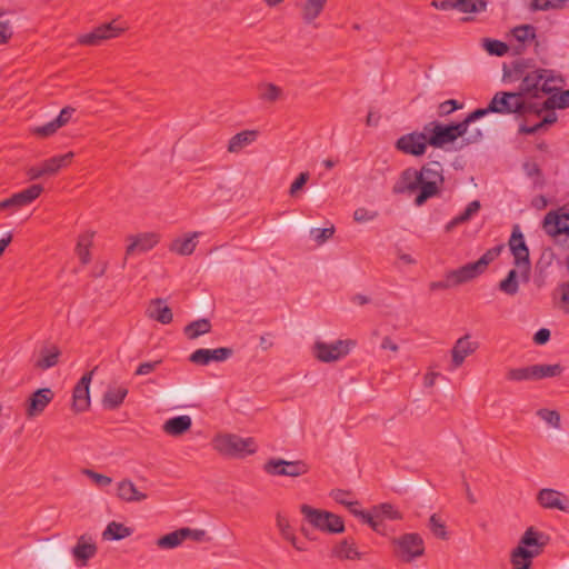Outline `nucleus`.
Masks as SVG:
<instances>
[{
    "mask_svg": "<svg viewBox=\"0 0 569 569\" xmlns=\"http://www.w3.org/2000/svg\"><path fill=\"white\" fill-rule=\"evenodd\" d=\"M542 68L537 67L531 58L519 57L509 64L502 66V80L505 82L520 81L518 92L522 98L538 99L541 97Z\"/></svg>",
    "mask_w": 569,
    "mask_h": 569,
    "instance_id": "obj_1",
    "label": "nucleus"
},
{
    "mask_svg": "<svg viewBox=\"0 0 569 569\" xmlns=\"http://www.w3.org/2000/svg\"><path fill=\"white\" fill-rule=\"evenodd\" d=\"M472 122H475V120H470V113L459 122H428L425 124V131L428 134L429 146L442 148L445 144L453 143L458 138H462L467 133Z\"/></svg>",
    "mask_w": 569,
    "mask_h": 569,
    "instance_id": "obj_2",
    "label": "nucleus"
},
{
    "mask_svg": "<svg viewBox=\"0 0 569 569\" xmlns=\"http://www.w3.org/2000/svg\"><path fill=\"white\" fill-rule=\"evenodd\" d=\"M521 93L518 91H498L486 108H478L470 112V120H479L488 113L517 114L521 109Z\"/></svg>",
    "mask_w": 569,
    "mask_h": 569,
    "instance_id": "obj_3",
    "label": "nucleus"
},
{
    "mask_svg": "<svg viewBox=\"0 0 569 569\" xmlns=\"http://www.w3.org/2000/svg\"><path fill=\"white\" fill-rule=\"evenodd\" d=\"M393 557L410 563L425 555V541L418 532H406L390 540Z\"/></svg>",
    "mask_w": 569,
    "mask_h": 569,
    "instance_id": "obj_4",
    "label": "nucleus"
},
{
    "mask_svg": "<svg viewBox=\"0 0 569 569\" xmlns=\"http://www.w3.org/2000/svg\"><path fill=\"white\" fill-rule=\"evenodd\" d=\"M421 176V191L415 198V204L420 207L425 204L430 198L440 193V187L445 179L442 176V166L438 161H429L419 170Z\"/></svg>",
    "mask_w": 569,
    "mask_h": 569,
    "instance_id": "obj_5",
    "label": "nucleus"
},
{
    "mask_svg": "<svg viewBox=\"0 0 569 569\" xmlns=\"http://www.w3.org/2000/svg\"><path fill=\"white\" fill-rule=\"evenodd\" d=\"M503 249V244H498L488 249L476 262H469L456 270L449 271V278L453 280L456 286L462 284L476 279L482 274L488 266L499 257Z\"/></svg>",
    "mask_w": 569,
    "mask_h": 569,
    "instance_id": "obj_6",
    "label": "nucleus"
},
{
    "mask_svg": "<svg viewBox=\"0 0 569 569\" xmlns=\"http://www.w3.org/2000/svg\"><path fill=\"white\" fill-rule=\"evenodd\" d=\"M212 446L220 455L231 458H243L257 450L252 438L243 439L233 433L216 436Z\"/></svg>",
    "mask_w": 569,
    "mask_h": 569,
    "instance_id": "obj_7",
    "label": "nucleus"
},
{
    "mask_svg": "<svg viewBox=\"0 0 569 569\" xmlns=\"http://www.w3.org/2000/svg\"><path fill=\"white\" fill-rule=\"evenodd\" d=\"M549 542V537L529 527L521 536L518 546L511 551L510 556L519 559H535L543 552L545 547Z\"/></svg>",
    "mask_w": 569,
    "mask_h": 569,
    "instance_id": "obj_8",
    "label": "nucleus"
},
{
    "mask_svg": "<svg viewBox=\"0 0 569 569\" xmlns=\"http://www.w3.org/2000/svg\"><path fill=\"white\" fill-rule=\"evenodd\" d=\"M41 566L46 569H67L69 558L54 538H48L36 547Z\"/></svg>",
    "mask_w": 569,
    "mask_h": 569,
    "instance_id": "obj_9",
    "label": "nucleus"
},
{
    "mask_svg": "<svg viewBox=\"0 0 569 569\" xmlns=\"http://www.w3.org/2000/svg\"><path fill=\"white\" fill-rule=\"evenodd\" d=\"M509 248L515 258V266L520 269L521 278L525 282L529 281L530 276V258L529 248L526 244L523 233L519 226H515L509 239Z\"/></svg>",
    "mask_w": 569,
    "mask_h": 569,
    "instance_id": "obj_10",
    "label": "nucleus"
},
{
    "mask_svg": "<svg viewBox=\"0 0 569 569\" xmlns=\"http://www.w3.org/2000/svg\"><path fill=\"white\" fill-rule=\"evenodd\" d=\"M309 465L303 460L288 461L281 458H271L263 465V471L269 476L300 477L309 471Z\"/></svg>",
    "mask_w": 569,
    "mask_h": 569,
    "instance_id": "obj_11",
    "label": "nucleus"
},
{
    "mask_svg": "<svg viewBox=\"0 0 569 569\" xmlns=\"http://www.w3.org/2000/svg\"><path fill=\"white\" fill-rule=\"evenodd\" d=\"M395 146L397 150L405 154L420 157L426 153L429 146L428 134L425 130L421 132L413 131L398 138Z\"/></svg>",
    "mask_w": 569,
    "mask_h": 569,
    "instance_id": "obj_12",
    "label": "nucleus"
},
{
    "mask_svg": "<svg viewBox=\"0 0 569 569\" xmlns=\"http://www.w3.org/2000/svg\"><path fill=\"white\" fill-rule=\"evenodd\" d=\"M355 345L353 340H338L335 343L317 341L315 343V356L322 362H332L347 356L350 347Z\"/></svg>",
    "mask_w": 569,
    "mask_h": 569,
    "instance_id": "obj_13",
    "label": "nucleus"
},
{
    "mask_svg": "<svg viewBox=\"0 0 569 569\" xmlns=\"http://www.w3.org/2000/svg\"><path fill=\"white\" fill-rule=\"evenodd\" d=\"M124 28L117 26L113 21L102 23L94 28L91 32L82 34L78 38V42L82 46H100L104 40L119 37Z\"/></svg>",
    "mask_w": 569,
    "mask_h": 569,
    "instance_id": "obj_14",
    "label": "nucleus"
},
{
    "mask_svg": "<svg viewBox=\"0 0 569 569\" xmlns=\"http://www.w3.org/2000/svg\"><path fill=\"white\" fill-rule=\"evenodd\" d=\"M96 369L84 373L73 388L71 408L76 413L84 412L90 407L89 386Z\"/></svg>",
    "mask_w": 569,
    "mask_h": 569,
    "instance_id": "obj_15",
    "label": "nucleus"
},
{
    "mask_svg": "<svg viewBox=\"0 0 569 569\" xmlns=\"http://www.w3.org/2000/svg\"><path fill=\"white\" fill-rule=\"evenodd\" d=\"M54 392L50 388H40L32 392L26 401V416L28 419L40 416L52 401Z\"/></svg>",
    "mask_w": 569,
    "mask_h": 569,
    "instance_id": "obj_16",
    "label": "nucleus"
},
{
    "mask_svg": "<svg viewBox=\"0 0 569 569\" xmlns=\"http://www.w3.org/2000/svg\"><path fill=\"white\" fill-rule=\"evenodd\" d=\"M542 227L550 236H566L565 241H568L569 246V213L550 211L545 216Z\"/></svg>",
    "mask_w": 569,
    "mask_h": 569,
    "instance_id": "obj_17",
    "label": "nucleus"
},
{
    "mask_svg": "<svg viewBox=\"0 0 569 569\" xmlns=\"http://www.w3.org/2000/svg\"><path fill=\"white\" fill-rule=\"evenodd\" d=\"M208 388H194L191 386L182 385L168 388L159 395V399L162 402L178 405L184 402L199 393L206 392Z\"/></svg>",
    "mask_w": 569,
    "mask_h": 569,
    "instance_id": "obj_18",
    "label": "nucleus"
},
{
    "mask_svg": "<svg viewBox=\"0 0 569 569\" xmlns=\"http://www.w3.org/2000/svg\"><path fill=\"white\" fill-rule=\"evenodd\" d=\"M233 355V349L228 347H220L217 349H197L193 351L189 360L198 366H207L211 361H224Z\"/></svg>",
    "mask_w": 569,
    "mask_h": 569,
    "instance_id": "obj_19",
    "label": "nucleus"
},
{
    "mask_svg": "<svg viewBox=\"0 0 569 569\" xmlns=\"http://www.w3.org/2000/svg\"><path fill=\"white\" fill-rule=\"evenodd\" d=\"M421 176L419 174V170L416 168H407L405 169L398 179V181L395 183L392 191L396 194H402V193H412V192H420L421 191Z\"/></svg>",
    "mask_w": 569,
    "mask_h": 569,
    "instance_id": "obj_20",
    "label": "nucleus"
},
{
    "mask_svg": "<svg viewBox=\"0 0 569 569\" xmlns=\"http://www.w3.org/2000/svg\"><path fill=\"white\" fill-rule=\"evenodd\" d=\"M479 348L478 341H472L469 333L459 338L451 350V362L453 368H459L466 358L475 353Z\"/></svg>",
    "mask_w": 569,
    "mask_h": 569,
    "instance_id": "obj_21",
    "label": "nucleus"
},
{
    "mask_svg": "<svg viewBox=\"0 0 569 569\" xmlns=\"http://www.w3.org/2000/svg\"><path fill=\"white\" fill-rule=\"evenodd\" d=\"M130 243L126 249V256H131L134 252H146L151 250L160 240L157 232H143L137 236H129Z\"/></svg>",
    "mask_w": 569,
    "mask_h": 569,
    "instance_id": "obj_22",
    "label": "nucleus"
},
{
    "mask_svg": "<svg viewBox=\"0 0 569 569\" xmlns=\"http://www.w3.org/2000/svg\"><path fill=\"white\" fill-rule=\"evenodd\" d=\"M537 500L539 505L546 509H558L569 511L568 499L559 491L553 489H541L538 492Z\"/></svg>",
    "mask_w": 569,
    "mask_h": 569,
    "instance_id": "obj_23",
    "label": "nucleus"
},
{
    "mask_svg": "<svg viewBox=\"0 0 569 569\" xmlns=\"http://www.w3.org/2000/svg\"><path fill=\"white\" fill-rule=\"evenodd\" d=\"M146 315L148 318L162 325H168L173 319L171 308L166 305V300L162 298L152 299L146 310Z\"/></svg>",
    "mask_w": 569,
    "mask_h": 569,
    "instance_id": "obj_24",
    "label": "nucleus"
},
{
    "mask_svg": "<svg viewBox=\"0 0 569 569\" xmlns=\"http://www.w3.org/2000/svg\"><path fill=\"white\" fill-rule=\"evenodd\" d=\"M117 497L124 502H140L148 498L147 493L139 491L130 479H122L117 483Z\"/></svg>",
    "mask_w": 569,
    "mask_h": 569,
    "instance_id": "obj_25",
    "label": "nucleus"
},
{
    "mask_svg": "<svg viewBox=\"0 0 569 569\" xmlns=\"http://www.w3.org/2000/svg\"><path fill=\"white\" fill-rule=\"evenodd\" d=\"M97 553V546L91 536L82 535L72 549L73 557L86 563Z\"/></svg>",
    "mask_w": 569,
    "mask_h": 569,
    "instance_id": "obj_26",
    "label": "nucleus"
},
{
    "mask_svg": "<svg viewBox=\"0 0 569 569\" xmlns=\"http://www.w3.org/2000/svg\"><path fill=\"white\" fill-rule=\"evenodd\" d=\"M192 420L189 416H177L168 419L163 426L162 430L171 436V437H180L188 432L191 429Z\"/></svg>",
    "mask_w": 569,
    "mask_h": 569,
    "instance_id": "obj_27",
    "label": "nucleus"
},
{
    "mask_svg": "<svg viewBox=\"0 0 569 569\" xmlns=\"http://www.w3.org/2000/svg\"><path fill=\"white\" fill-rule=\"evenodd\" d=\"M542 83L540 87L541 97L557 91L566 83L565 77L552 69L542 68Z\"/></svg>",
    "mask_w": 569,
    "mask_h": 569,
    "instance_id": "obj_28",
    "label": "nucleus"
},
{
    "mask_svg": "<svg viewBox=\"0 0 569 569\" xmlns=\"http://www.w3.org/2000/svg\"><path fill=\"white\" fill-rule=\"evenodd\" d=\"M73 157L74 153L69 151L64 154L49 158L41 162L42 172H44L46 176H54L59 172L60 169L68 167L71 163Z\"/></svg>",
    "mask_w": 569,
    "mask_h": 569,
    "instance_id": "obj_29",
    "label": "nucleus"
},
{
    "mask_svg": "<svg viewBox=\"0 0 569 569\" xmlns=\"http://www.w3.org/2000/svg\"><path fill=\"white\" fill-rule=\"evenodd\" d=\"M198 236L199 232L196 231L184 238H177L170 243L169 250L180 256H190L197 247L194 239L198 238Z\"/></svg>",
    "mask_w": 569,
    "mask_h": 569,
    "instance_id": "obj_30",
    "label": "nucleus"
},
{
    "mask_svg": "<svg viewBox=\"0 0 569 569\" xmlns=\"http://www.w3.org/2000/svg\"><path fill=\"white\" fill-rule=\"evenodd\" d=\"M43 191L41 184H31L27 189L11 196L14 208H21L33 202Z\"/></svg>",
    "mask_w": 569,
    "mask_h": 569,
    "instance_id": "obj_31",
    "label": "nucleus"
},
{
    "mask_svg": "<svg viewBox=\"0 0 569 569\" xmlns=\"http://www.w3.org/2000/svg\"><path fill=\"white\" fill-rule=\"evenodd\" d=\"M300 512L305 519L316 529L321 530L323 520L329 519L330 511L316 509L309 505H301Z\"/></svg>",
    "mask_w": 569,
    "mask_h": 569,
    "instance_id": "obj_32",
    "label": "nucleus"
},
{
    "mask_svg": "<svg viewBox=\"0 0 569 569\" xmlns=\"http://www.w3.org/2000/svg\"><path fill=\"white\" fill-rule=\"evenodd\" d=\"M562 87H559L557 91L552 93H548V98L542 102V109H548V111L555 109H566L569 108V89L562 90Z\"/></svg>",
    "mask_w": 569,
    "mask_h": 569,
    "instance_id": "obj_33",
    "label": "nucleus"
},
{
    "mask_svg": "<svg viewBox=\"0 0 569 569\" xmlns=\"http://www.w3.org/2000/svg\"><path fill=\"white\" fill-rule=\"evenodd\" d=\"M339 559L359 560L362 553L358 551L353 539L346 538L340 541L332 550Z\"/></svg>",
    "mask_w": 569,
    "mask_h": 569,
    "instance_id": "obj_34",
    "label": "nucleus"
},
{
    "mask_svg": "<svg viewBox=\"0 0 569 569\" xmlns=\"http://www.w3.org/2000/svg\"><path fill=\"white\" fill-rule=\"evenodd\" d=\"M258 131L256 130H243L234 134L228 143V151L231 153H238L246 146L250 144L257 139Z\"/></svg>",
    "mask_w": 569,
    "mask_h": 569,
    "instance_id": "obj_35",
    "label": "nucleus"
},
{
    "mask_svg": "<svg viewBox=\"0 0 569 569\" xmlns=\"http://www.w3.org/2000/svg\"><path fill=\"white\" fill-rule=\"evenodd\" d=\"M328 0H306L301 8V17L306 23L313 22L323 11Z\"/></svg>",
    "mask_w": 569,
    "mask_h": 569,
    "instance_id": "obj_36",
    "label": "nucleus"
},
{
    "mask_svg": "<svg viewBox=\"0 0 569 569\" xmlns=\"http://www.w3.org/2000/svg\"><path fill=\"white\" fill-rule=\"evenodd\" d=\"M128 395V389L124 387L109 388L102 398L104 408L114 410L119 408Z\"/></svg>",
    "mask_w": 569,
    "mask_h": 569,
    "instance_id": "obj_37",
    "label": "nucleus"
},
{
    "mask_svg": "<svg viewBox=\"0 0 569 569\" xmlns=\"http://www.w3.org/2000/svg\"><path fill=\"white\" fill-rule=\"evenodd\" d=\"M133 530L123 523L111 521L102 532L104 540H122L132 535Z\"/></svg>",
    "mask_w": 569,
    "mask_h": 569,
    "instance_id": "obj_38",
    "label": "nucleus"
},
{
    "mask_svg": "<svg viewBox=\"0 0 569 569\" xmlns=\"http://www.w3.org/2000/svg\"><path fill=\"white\" fill-rule=\"evenodd\" d=\"M211 327L210 320L202 318L188 323L183 329V333L188 339L193 340L202 335L209 333L211 331Z\"/></svg>",
    "mask_w": 569,
    "mask_h": 569,
    "instance_id": "obj_39",
    "label": "nucleus"
},
{
    "mask_svg": "<svg viewBox=\"0 0 569 569\" xmlns=\"http://www.w3.org/2000/svg\"><path fill=\"white\" fill-rule=\"evenodd\" d=\"M277 527L283 537V539L291 542V545L298 550V551H305L306 547L303 545H299L297 542V538L295 536L293 529L291 528L288 519L280 513L277 515L276 518Z\"/></svg>",
    "mask_w": 569,
    "mask_h": 569,
    "instance_id": "obj_40",
    "label": "nucleus"
},
{
    "mask_svg": "<svg viewBox=\"0 0 569 569\" xmlns=\"http://www.w3.org/2000/svg\"><path fill=\"white\" fill-rule=\"evenodd\" d=\"M258 90L259 99L264 102L273 103L283 98L282 89L274 83H262L259 86Z\"/></svg>",
    "mask_w": 569,
    "mask_h": 569,
    "instance_id": "obj_41",
    "label": "nucleus"
},
{
    "mask_svg": "<svg viewBox=\"0 0 569 569\" xmlns=\"http://www.w3.org/2000/svg\"><path fill=\"white\" fill-rule=\"evenodd\" d=\"M93 232H86L79 236L77 243V253L82 264H88L91 260L90 247L92 244Z\"/></svg>",
    "mask_w": 569,
    "mask_h": 569,
    "instance_id": "obj_42",
    "label": "nucleus"
},
{
    "mask_svg": "<svg viewBox=\"0 0 569 569\" xmlns=\"http://www.w3.org/2000/svg\"><path fill=\"white\" fill-rule=\"evenodd\" d=\"M59 356L60 350L57 347H52L51 350L42 349L34 367L41 370L49 369L58 363Z\"/></svg>",
    "mask_w": 569,
    "mask_h": 569,
    "instance_id": "obj_43",
    "label": "nucleus"
},
{
    "mask_svg": "<svg viewBox=\"0 0 569 569\" xmlns=\"http://www.w3.org/2000/svg\"><path fill=\"white\" fill-rule=\"evenodd\" d=\"M506 378L509 381L536 380L535 366L511 368L507 371Z\"/></svg>",
    "mask_w": 569,
    "mask_h": 569,
    "instance_id": "obj_44",
    "label": "nucleus"
},
{
    "mask_svg": "<svg viewBox=\"0 0 569 569\" xmlns=\"http://www.w3.org/2000/svg\"><path fill=\"white\" fill-rule=\"evenodd\" d=\"M499 290L509 296H515L519 291L518 272L511 269L507 277L499 282Z\"/></svg>",
    "mask_w": 569,
    "mask_h": 569,
    "instance_id": "obj_45",
    "label": "nucleus"
},
{
    "mask_svg": "<svg viewBox=\"0 0 569 569\" xmlns=\"http://www.w3.org/2000/svg\"><path fill=\"white\" fill-rule=\"evenodd\" d=\"M487 1L486 0H457L456 1V10L463 13H476L486 11Z\"/></svg>",
    "mask_w": 569,
    "mask_h": 569,
    "instance_id": "obj_46",
    "label": "nucleus"
},
{
    "mask_svg": "<svg viewBox=\"0 0 569 569\" xmlns=\"http://www.w3.org/2000/svg\"><path fill=\"white\" fill-rule=\"evenodd\" d=\"M482 46L490 56L496 57H502L510 50V47L506 42L490 38H485Z\"/></svg>",
    "mask_w": 569,
    "mask_h": 569,
    "instance_id": "obj_47",
    "label": "nucleus"
},
{
    "mask_svg": "<svg viewBox=\"0 0 569 569\" xmlns=\"http://www.w3.org/2000/svg\"><path fill=\"white\" fill-rule=\"evenodd\" d=\"M512 36L516 38V40L520 43H525L528 40H535L536 46H538L537 36H536V28L532 24H521L518 27H515L512 29Z\"/></svg>",
    "mask_w": 569,
    "mask_h": 569,
    "instance_id": "obj_48",
    "label": "nucleus"
},
{
    "mask_svg": "<svg viewBox=\"0 0 569 569\" xmlns=\"http://www.w3.org/2000/svg\"><path fill=\"white\" fill-rule=\"evenodd\" d=\"M428 527L436 538L441 540L449 539L446 523L438 513L430 516Z\"/></svg>",
    "mask_w": 569,
    "mask_h": 569,
    "instance_id": "obj_49",
    "label": "nucleus"
},
{
    "mask_svg": "<svg viewBox=\"0 0 569 569\" xmlns=\"http://www.w3.org/2000/svg\"><path fill=\"white\" fill-rule=\"evenodd\" d=\"M535 366V373H536V380H540L543 378H552L558 377L562 373L563 368L559 363L555 365H533Z\"/></svg>",
    "mask_w": 569,
    "mask_h": 569,
    "instance_id": "obj_50",
    "label": "nucleus"
},
{
    "mask_svg": "<svg viewBox=\"0 0 569 569\" xmlns=\"http://www.w3.org/2000/svg\"><path fill=\"white\" fill-rule=\"evenodd\" d=\"M320 531L328 532V533H342V532H345L343 519L340 516H338V515H336L333 512H330L329 519L323 520V523H322V527H321Z\"/></svg>",
    "mask_w": 569,
    "mask_h": 569,
    "instance_id": "obj_51",
    "label": "nucleus"
},
{
    "mask_svg": "<svg viewBox=\"0 0 569 569\" xmlns=\"http://www.w3.org/2000/svg\"><path fill=\"white\" fill-rule=\"evenodd\" d=\"M183 540V535H181L180 529H178L160 537L157 541V546L162 549H172L178 547Z\"/></svg>",
    "mask_w": 569,
    "mask_h": 569,
    "instance_id": "obj_52",
    "label": "nucleus"
},
{
    "mask_svg": "<svg viewBox=\"0 0 569 569\" xmlns=\"http://www.w3.org/2000/svg\"><path fill=\"white\" fill-rule=\"evenodd\" d=\"M530 100L529 98H520L522 108L518 110V117H525L527 114H536L539 117L543 111H548V109H542V103L532 102Z\"/></svg>",
    "mask_w": 569,
    "mask_h": 569,
    "instance_id": "obj_53",
    "label": "nucleus"
},
{
    "mask_svg": "<svg viewBox=\"0 0 569 569\" xmlns=\"http://www.w3.org/2000/svg\"><path fill=\"white\" fill-rule=\"evenodd\" d=\"M569 0H532L530 9L532 11H547L551 9H562Z\"/></svg>",
    "mask_w": 569,
    "mask_h": 569,
    "instance_id": "obj_54",
    "label": "nucleus"
},
{
    "mask_svg": "<svg viewBox=\"0 0 569 569\" xmlns=\"http://www.w3.org/2000/svg\"><path fill=\"white\" fill-rule=\"evenodd\" d=\"M373 512L380 516L382 519L400 520L402 513L396 509L391 503L385 502L373 507Z\"/></svg>",
    "mask_w": 569,
    "mask_h": 569,
    "instance_id": "obj_55",
    "label": "nucleus"
},
{
    "mask_svg": "<svg viewBox=\"0 0 569 569\" xmlns=\"http://www.w3.org/2000/svg\"><path fill=\"white\" fill-rule=\"evenodd\" d=\"M523 170L530 178H535V186L542 187L545 184V178L540 167L533 161H526L523 163Z\"/></svg>",
    "mask_w": 569,
    "mask_h": 569,
    "instance_id": "obj_56",
    "label": "nucleus"
},
{
    "mask_svg": "<svg viewBox=\"0 0 569 569\" xmlns=\"http://www.w3.org/2000/svg\"><path fill=\"white\" fill-rule=\"evenodd\" d=\"M329 496L337 502L345 507H359L360 502L355 500L350 501L347 499V497L352 496V492L349 490H342V489H333L330 491Z\"/></svg>",
    "mask_w": 569,
    "mask_h": 569,
    "instance_id": "obj_57",
    "label": "nucleus"
},
{
    "mask_svg": "<svg viewBox=\"0 0 569 569\" xmlns=\"http://www.w3.org/2000/svg\"><path fill=\"white\" fill-rule=\"evenodd\" d=\"M335 231H336V228L333 224H331L330 227H326V228H315L311 230L310 233H311V236H313V239L318 244H322L327 240L332 238V236L335 234Z\"/></svg>",
    "mask_w": 569,
    "mask_h": 569,
    "instance_id": "obj_58",
    "label": "nucleus"
},
{
    "mask_svg": "<svg viewBox=\"0 0 569 569\" xmlns=\"http://www.w3.org/2000/svg\"><path fill=\"white\" fill-rule=\"evenodd\" d=\"M537 416L557 429L561 426L560 415L557 410L542 408L537 411Z\"/></svg>",
    "mask_w": 569,
    "mask_h": 569,
    "instance_id": "obj_59",
    "label": "nucleus"
},
{
    "mask_svg": "<svg viewBox=\"0 0 569 569\" xmlns=\"http://www.w3.org/2000/svg\"><path fill=\"white\" fill-rule=\"evenodd\" d=\"M463 104L456 99H449L443 101L438 107V114L440 117H446L451 114L456 110L462 109Z\"/></svg>",
    "mask_w": 569,
    "mask_h": 569,
    "instance_id": "obj_60",
    "label": "nucleus"
},
{
    "mask_svg": "<svg viewBox=\"0 0 569 569\" xmlns=\"http://www.w3.org/2000/svg\"><path fill=\"white\" fill-rule=\"evenodd\" d=\"M82 473L91 479L99 487H107L111 485L112 479L109 476L96 472L91 469H83Z\"/></svg>",
    "mask_w": 569,
    "mask_h": 569,
    "instance_id": "obj_61",
    "label": "nucleus"
},
{
    "mask_svg": "<svg viewBox=\"0 0 569 569\" xmlns=\"http://www.w3.org/2000/svg\"><path fill=\"white\" fill-rule=\"evenodd\" d=\"M310 179V173L308 171L299 173V176L291 183L289 189V194L291 197H297L298 192L307 184Z\"/></svg>",
    "mask_w": 569,
    "mask_h": 569,
    "instance_id": "obj_62",
    "label": "nucleus"
},
{
    "mask_svg": "<svg viewBox=\"0 0 569 569\" xmlns=\"http://www.w3.org/2000/svg\"><path fill=\"white\" fill-rule=\"evenodd\" d=\"M59 128H61V127L58 126L56 123V120L53 119L52 121H50L43 126L36 127L34 129H32V132H33V134H36L38 137L47 138V137H50L53 133H56Z\"/></svg>",
    "mask_w": 569,
    "mask_h": 569,
    "instance_id": "obj_63",
    "label": "nucleus"
},
{
    "mask_svg": "<svg viewBox=\"0 0 569 569\" xmlns=\"http://www.w3.org/2000/svg\"><path fill=\"white\" fill-rule=\"evenodd\" d=\"M560 308L565 313H569V280L559 284Z\"/></svg>",
    "mask_w": 569,
    "mask_h": 569,
    "instance_id": "obj_64",
    "label": "nucleus"
}]
</instances>
